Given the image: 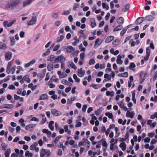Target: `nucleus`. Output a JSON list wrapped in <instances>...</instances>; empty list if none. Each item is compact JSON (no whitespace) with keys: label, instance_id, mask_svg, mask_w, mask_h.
<instances>
[{"label":"nucleus","instance_id":"8","mask_svg":"<svg viewBox=\"0 0 157 157\" xmlns=\"http://www.w3.org/2000/svg\"><path fill=\"white\" fill-rule=\"evenodd\" d=\"M63 59V56L62 55L58 56L53 61V63H55L56 62H59Z\"/></svg>","mask_w":157,"mask_h":157},{"label":"nucleus","instance_id":"55","mask_svg":"<svg viewBox=\"0 0 157 157\" xmlns=\"http://www.w3.org/2000/svg\"><path fill=\"white\" fill-rule=\"evenodd\" d=\"M157 78V71H156L154 73L153 77V81H155Z\"/></svg>","mask_w":157,"mask_h":157},{"label":"nucleus","instance_id":"18","mask_svg":"<svg viewBox=\"0 0 157 157\" xmlns=\"http://www.w3.org/2000/svg\"><path fill=\"white\" fill-rule=\"evenodd\" d=\"M35 126V125L33 124H29L25 127V129L26 130L29 131L31 130L30 128H33Z\"/></svg>","mask_w":157,"mask_h":157},{"label":"nucleus","instance_id":"58","mask_svg":"<svg viewBox=\"0 0 157 157\" xmlns=\"http://www.w3.org/2000/svg\"><path fill=\"white\" fill-rule=\"evenodd\" d=\"M58 14L57 13H53L52 15V17L55 19L56 18L58 17Z\"/></svg>","mask_w":157,"mask_h":157},{"label":"nucleus","instance_id":"49","mask_svg":"<svg viewBox=\"0 0 157 157\" xmlns=\"http://www.w3.org/2000/svg\"><path fill=\"white\" fill-rule=\"evenodd\" d=\"M95 61L94 59H91L89 62V64L90 65H91L94 64Z\"/></svg>","mask_w":157,"mask_h":157},{"label":"nucleus","instance_id":"34","mask_svg":"<svg viewBox=\"0 0 157 157\" xmlns=\"http://www.w3.org/2000/svg\"><path fill=\"white\" fill-rule=\"evenodd\" d=\"M105 114V116L108 117L109 118L112 119L113 118V116L111 113L109 112L106 113Z\"/></svg>","mask_w":157,"mask_h":157},{"label":"nucleus","instance_id":"29","mask_svg":"<svg viewBox=\"0 0 157 157\" xmlns=\"http://www.w3.org/2000/svg\"><path fill=\"white\" fill-rule=\"evenodd\" d=\"M53 65L52 63H49L47 66L48 70L49 71H51L53 68Z\"/></svg>","mask_w":157,"mask_h":157},{"label":"nucleus","instance_id":"53","mask_svg":"<svg viewBox=\"0 0 157 157\" xmlns=\"http://www.w3.org/2000/svg\"><path fill=\"white\" fill-rule=\"evenodd\" d=\"M157 142V140L153 139L151 140L150 142V144L151 145L154 144Z\"/></svg>","mask_w":157,"mask_h":157},{"label":"nucleus","instance_id":"7","mask_svg":"<svg viewBox=\"0 0 157 157\" xmlns=\"http://www.w3.org/2000/svg\"><path fill=\"white\" fill-rule=\"evenodd\" d=\"M144 17H138L135 21V24L138 25L142 23L143 21H144Z\"/></svg>","mask_w":157,"mask_h":157},{"label":"nucleus","instance_id":"51","mask_svg":"<svg viewBox=\"0 0 157 157\" xmlns=\"http://www.w3.org/2000/svg\"><path fill=\"white\" fill-rule=\"evenodd\" d=\"M85 71H82L81 72H78V75L79 77H82L84 75Z\"/></svg>","mask_w":157,"mask_h":157},{"label":"nucleus","instance_id":"48","mask_svg":"<svg viewBox=\"0 0 157 157\" xmlns=\"http://www.w3.org/2000/svg\"><path fill=\"white\" fill-rule=\"evenodd\" d=\"M102 7L104 9H105V8H106V10H108L109 9V6L108 5H107V6H106V4L105 3H102Z\"/></svg>","mask_w":157,"mask_h":157},{"label":"nucleus","instance_id":"19","mask_svg":"<svg viewBox=\"0 0 157 157\" xmlns=\"http://www.w3.org/2000/svg\"><path fill=\"white\" fill-rule=\"evenodd\" d=\"M123 28V26L121 25H119L117 26L113 30V32H116L121 30Z\"/></svg>","mask_w":157,"mask_h":157},{"label":"nucleus","instance_id":"44","mask_svg":"<svg viewBox=\"0 0 157 157\" xmlns=\"http://www.w3.org/2000/svg\"><path fill=\"white\" fill-rule=\"evenodd\" d=\"M151 52V49L150 48V47H148L146 49V55H150Z\"/></svg>","mask_w":157,"mask_h":157},{"label":"nucleus","instance_id":"63","mask_svg":"<svg viewBox=\"0 0 157 157\" xmlns=\"http://www.w3.org/2000/svg\"><path fill=\"white\" fill-rule=\"evenodd\" d=\"M86 108L87 105H83L82 108V111L83 112H85L86 111Z\"/></svg>","mask_w":157,"mask_h":157},{"label":"nucleus","instance_id":"33","mask_svg":"<svg viewBox=\"0 0 157 157\" xmlns=\"http://www.w3.org/2000/svg\"><path fill=\"white\" fill-rule=\"evenodd\" d=\"M25 155L26 157H32L33 154L32 153H30L29 151H27L25 153Z\"/></svg>","mask_w":157,"mask_h":157},{"label":"nucleus","instance_id":"5","mask_svg":"<svg viewBox=\"0 0 157 157\" xmlns=\"http://www.w3.org/2000/svg\"><path fill=\"white\" fill-rule=\"evenodd\" d=\"M12 54L10 52H7L5 55V59L6 61L10 60L12 57Z\"/></svg>","mask_w":157,"mask_h":157},{"label":"nucleus","instance_id":"32","mask_svg":"<svg viewBox=\"0 0 157 157\" xmlns=\"http://www.w3.org/2000/svg\"><path fill=\"white\" fill-rule=\"evenodd\" d=\"M11 44L10 45L11 46H13L15 44V41L14 38L13 37H10Z\"/></svg>","mask_w":157,"mask_h":157},{"label":"nucleus","instance_id":"6","mask_svg":"<svg viewBox=\"0 0 157 157\" xmlns=\"http://www.w3.org/2000/svg\"><path fill=\"white\" fill-rule=\"evenodd\" d=\"M101 143L103 147L107 148V145L105 139H102L98 142V144H101Z\"/></svg>","mask_w":157,"mask_h":157},{"label":"nucleus","instance_id":"22","mask_svg":"<svg viewBox=\"0 0 157 157\" xmlns=\"http://www.w3.org/2000/svg\"><path fill=\"white\" fill-rule=\"evenodd\" d=\"M74 40H75V41L72 43V44L73 45L75 46L77 45V44L79 42V39H77V37L75 36L74 37Z\"/></svg>","mask_w":157,"mask_h":157},{"label":"nucleus","instance_id":"36","mask_svg":"<svg viewBox=\"0 0 157 157\" xmlns=\"http://www.w3.org/2000/svg\"><path fill=\"white\" fill-rule=\"evenodd\" d=\"M73 77L74 79L75 80V81L78 83L80 82V79L79 78H78L76 75L75 74H74L73 75Z\"/></svg>","mask_w":157,"mask_h":157},{"label":"nucleus","instance_id":"25","mask_svg":"<svg viewBox=\"0 0 157 157\" xmlns=\"http://www.w3.org/2000/svg\"><path fill=\"white\" fill-rule=\"evenodd\" d=\"M64 35H62L60 36L59 37L57 38V40L56 42L58 43L64 39Z\"/></svg>","mask_w":157,"mask_h":157},{"label":"nucleus","instance_id":"59","mask_svg":"<svg viewBox=\"0 0 157 157\" xmlns=\"http://www.w3.org/2000/svg\"><path fill=\"white\" fill-rule=\"evenodd\" d=\"M10 76L8 75L6 76L3 80V81L4 82H6L8 80H9L10 79Z\"/></svg>","mask_w":157,"mask_h":157},{"label":"nucleus","instance_id":"30","mask_svg":"<svg viewBox=\"0 0 157 157\" xmlns=\"http://www.w3.org/2000/svg\"><path fill=\"white\" fill-rule=\"evenodd\" d=\"M136 67V65L133 63H131L130 64L129 68L130 69L134 71L135 70L134 69H133V68H134Z\"/></svg>","mask_w":157,"mask_h":157},{"label":"nucleus","instance_id":"12","mask_svg":"<svg viewBox=\"0 0 157 157\" xmlns=\"http://www.w3.org/2000/svg\"><path fill=\"white\" fill-rule=\"evenodd\" d=\"M124 21V18L122 17H120L118 18L117 20V22L119 25H122Z\"/></svg>","mask_w":157,"mask_h":157},{"label":"nucleus","instance_id":"41","mask_svg":"<svg viewBox=\"0 0 157 157\" xmlns=\"http://www.w3.org/2000/svg\"><path fill=\"white\" fill-rule=\"evenodd\" d=\"M90 86L92 87L94 89H97L99 87V85H96L94 83L91 84L90 85Z\"/></svg>","mask_w":157,"mask_h":157},{"label":"nucleus","instance_id":"45","mask_svg":"<svg viewBox=\"0 0 157 157\" xmlns=\"http://www.w3.org/2000/svg\"><path fill=\"white\" fill-rule=\"evenodd\" d=\"M104 78H107L108 80H109L111 79L110 76H109V75L108 74H105L104 75Z\"/></svg>","mask_w":157,"mask_h":157},{"label":"nucleus","instance_id":"62","mask_svg":"<svg viewBox=\"0 0 157 157\" xmlns=\"http://www.w3.org/2000/svg\"><path fill=\"white\" fill-rule=\"evenodd\" d=\"M13 63V60H12L10 62H9L8 63L7 67H10Z\"/></svg>","mask_w":157,"mask_h":157},{"label":"nucleus","instance_id":"24","mask_svg":"<svg viewBox=\"0 0 157 157\" xmlns=\"http://www.w3.org/2000/svg\"><path fill=\"white\" fill-rule=\"evenodd\" d=\"M7 48L6 45L5 43L0 42V48L2 49H5Z\"/></svg>","mask_w":157,"mask_h":157},{"label":"nucleus","instance_id":"15","mask_svg":"<svg viewBox=\"0 0 157 157\" xmlns=\"http://www.w3.org/2000/svg\"><path fill=\"white\" fill-rule=\"evenodd\" d=\"M5 152L4 154L5 157H9L10 155L11 152V150L10 148H9L5 151Z\"/></svg>","mask_w":157,"mask_h":157},{"label":"nucleus","instance_id":"37","mask_svg":"<svg viewBox=\"0 0 157 157\" xmlns=\"http://www.w3.org/2000/svg\"><path fill=\"white\" fill-rule=\"evenodd\" d=\"M58 80V78H56V76L55 75H53L52 76V78L50 79V81L51 82H52L53 81H55V82H56Z\"/></svg>","mask_w":157,"mask_h":157},{"label":"nucleus","instance_id":"47","mask_svg":"<svg viewBox=\"0 0 157 157\" xmlns=\"http://www.w3.org/2000/svg\"><path fill=\"white\" fill-rule=\"evenodd\" d=\"M16 21V19H14L12 21L10 22L7 24V26L8 27H10Z\"/></svg>","mask_w":157,"mask_h":157},{"label":"nucleus","instance_id":"23","mask_svg":"<svg viewBox=\"0 0 157 157\" xmlns=\"http://www.w3.org/2000/svg\"><path fill=\"white\" fill-rule=\"evenodd\" d=\"M23 78L25 81L27 82L28 83H29L30 82V79L29 75L24 76L23 77Z\"/></svg>","mask_w":157,"mask_h":157},{"label":"nucleus","instance_id":"20","mask_svg":"<svg viewBox=\"0 0 157 157\" xmlns=\"http://www.w3.org/2000/svg\"><path fill=\"white\" fill-rule=\"evenodd\" d=\"M130 5L129 4H126L122 9V11L123 12L127 11L129 9Z\"/></svg>","mask_w":157,"mask_h":157},{"label":"nucleus","instance_id":"61","mask_svg":"<svg viewBox=\"0 0 157 157\" xmlns=\"http://www.w3.org/2000/svg\"><path fill=\"white\" fill-rule=\"evenodd\" d=\"M128 73L127 72H124L122 73V77L126 78L128 76Z\"/></svg>","mask_w":157,"mask_h":157},{"label":"nucleus","instance_id":"43","mask_svg":"<svg viewBox=\"0 0 157 157\" xmlns=\"http://www.w3.org/2000/svg\"><path fill=\"white\" fill-rule=\"evenodd\" d=\"M61 137V136H59L56 137L55 140L53 141L54 143L55 144L58 142V140Z\"/></svg>","mask_w":157,"mask_h":157},{"label":"nucleus","instance_id":"10","mask_svg":"<svg viewBox=\"0 0 157 157\" xmlns=\"http://www.w3.org/2000/svg\"><path fill=\"white\" fill-rule=\"evenodd\" d=\"M131 25H129L127 26L124 27L123 30L121 31L120 33V35L121 36H123L124 35V34L125 33L127 29L129 27V26Z\"/></svg>","mask_w":157,"mask_h":157},{"label":"nucleus","instance_id":"42","mask_svg":"<svg viewBox=\"0 0 157 157\" xmlns=\"http://www.w3.org/2000/svg\"><path fill=\"white\" fill-rule=\"evenodd\" d=\"M135 94L134 92L132 94V100L134 103H136V100L135 99Z\"/></svg>","mask_w":157,"mask_h":157},{"label":"nucleus","instance_id":"38","mask_svg":"<svg viewBox=\"0 0 157 157\" xmlns=\"http://www.w3.org/2000/svg\"><path fill=\"white\" fill-rule=\"evenodd\" d=\"M1 146L2 150L4 151L6 150V147H7V145H5L4 143H2Z\"/></svg>","mask_w":157,"mask_h":157},{"label":"nucleus","instance_id":"9","mask_svg":"<svg viewBox=\"0 0 157 157\" xmlns=\"http://www.w3.org/2000/svg\"><path fill=\"white\" fill-rule=\"evenodd\" d=\"M114 37L113 36H110L107 37L106 39L105 42V43H108L112 41L114 39Z\"/></svg>","mask_w":157,"mask_h":157},{"label":"nucleus","instance_id":"40","mask_svg":"<svg viewBox=\"0 0 157 157\" xmlns=\"http://www.w3.org/2000/svg\"><path fill=\"white\" fill-rule=\"evenodd\" d=\"M62 83L63 84L69 85L68 84H70V85H71V84L67 80L65 79L62 80Z\"/></svg>","mask_w":157,"mask_h":157},{"label":"nucleus","instance_id":"35","mask_svg":"<svg viewBox=\"0 0 157 157\" xmlns=\"http://www.w3.org/2000/svg\"><path fill=\"white\" fill-rule=\"evenodd\" d=\"M71 12V10L70 9L64 11L62 13V15H69Z\"/></svg>","mask_w":157,"mask_h":157},{"label":"nucleus","instance_id":"26","mask_svg":"<svg viewBox=\"0 0 157 157\" xmlns=\"http://www.w3.org/2000/svg\"><path fill=\"white\" fill-rule=\"evenodd\" d=\"M74 50L73 47L71 46H68L67 48H66V51L67 52H70Z\"/></svg>","mask_w":157,"mask_h":157},{"label":"nucleus","instance_id":"21","mask_svg":"<svg viewBox=\"0 0 157 157\" xmlns=\"http://www.w3.org/2000/svg\"><path fill=\"white\" fill-rule=\"evenodd\" d=\"M91 25L92 28L96 26V24L95 22V20L94 18L90 19Z\"/></svg>","mask_w":157,"mask_h":157},{"label":"nucleus","instance_id":"60","mask_svg":"<svg viewBox=\"0 0 157 157\" xmlns=\"http://www.w3.org/2000/svg\"><path fill=\"white\" fill-rule=\"evenodd\" d=\"M8 88L10 90H15V87L13 85H11L9 86Z\"/></svg>","mask_w":157,"mask_h":157},{"label":"nucleus","instance_id":"46","mask_svg":"<svg viewBox=\"0 0 157 157\" xmlns=\"http://www.w3.org/2000/svg\"><path fill=\"white\" fill-rule=\"evenodd\" d=\"M50 53V50H49V49H48L47 51L44 53L43 55H42V56L43 57H44L45 56H47V55H49V54Z\"/></svg>","mask_w":157,"mask_h":157},{"label":"nucleus","instance_id":"14","mask_svg":"<svg viewBox=\"0 0 157 157\" xmlns=\"http://www.w3.org/2000/svg\"><path fill=\"white\" fill-rule=\"evenodd\" d=\"M121 57L120 55H118L117 56V64H121L123 61L121 60Z\"/></svg>","mask_w":157,"mask_h":157},{"label":"nucleus","instance_id":"17","mask_svg":"<svg viewBox=\"0 0 157 157\" xmlns=\"http://www.w3.org/2000/svg\"><path fill=\"white\" fill-rule=\"evenodd\" d=\"M48 95L47 94H41L39 98V100H44L48 98Z\"/></svg>","mask_w":157,"mask_h":157},{"label":"nucleus","instance_id":"1","mask_svg":"<svg viewBox=\"0 0 157 157\" xmlns=\"http://www.w3.org/2000/svg\"><path fill=\"white\" fill-rule=\"evenodd\" d=\"M21 2V0L12 1H11V3L8 2L6 4V9L7 10L11 8V9H12L19 5Z\"/></svg>","mask_w":157,"mask_h":157},{"label":"nucleus","instance_id":"11","mask_svg":"<svg viewBox=\"0 0 157 157\" xmlns=\"http://www.w3.org/2000/svg\"><path fill=\"white\" fill-rule=\"evenodd\" d=\"M33 1V0H26L23 2V7H25L30 5Z\"/></svg>","mask_w":157,"mask_h":157},{"label":"nucleus","instance_id":"27","mask_svg":"<svg viewBox=\"0 0 157 157\" xmlns=\"http://www.w3.org/2000/svg\"><path fill=\"white\" fill-rule=\"evenodd\" d=\"M152 16L151 15H148L146 16L145 17H144V21H150L152 20Z\"/></svg>","mask_w":157,"mask_h":157},{"label":"nucleus","instance_id":"16","mask_svg":"<svg viewBox=\"0 0 157 157\" xmlns=\"http://www.w3.org/2000/svg\"><path fill=\"white\" fill-rule=\"evenodd\" d=\"M119 147L121 148L123 151H124L126 149V145L125 143L122 142L120 144Z\"/></svg>","mask_w":157,"mask_h":157},{"label":"nucleus","instance_id":"52","mask_svg":"<svg viewBox=\"0 0 157 157\" xmlns=\"http://www.w3.org/2000/svg\"><path fill=\"white\" fill-rule=\"evenodd\" d=\"M85 54L84 53H81L80 55V59L82 60L84 59Z\"/></svg>","mask_w":157,"mask_h":157},{"label":"nucleus","instance_id":"39","mask_svg":"<svg viewBox=\"0 0 157 157\" xmlns=\"http://www.w3.org/2000/svg\"><path fill=\"white\" fill-rule=\"evenodd\" d=\"M69 64L72 68L74 69L75 70L76 69L77 67L72 62H70Z\"/></svg>","mask_w":157,"mask_h":157},{"label":"nucleus","instance_id":"31","mask_svg":"<svg viewBox=\"0 0 157 157\" xmlns=\"http://www.w3.org/2000/svg\"><path fill=\"white\" fill-rule=\"evenodd\" d=\"M55 56L53 55H50L47 59V61L52 62L54 60Z\"/></svg>","mask_w":157,"mask_h":157},{"label":"nucleus","instance_id":"56","mask_svg":"<svg viewBox=\"0 0 157 157\" xmlns=\"http://www.w3.org/2000/svg\"><path fill=\"white\" fill-rule=\"evenodd\" d=\"M16 68V66L15 65L13 66V67H12V71H11L12 74H13L14 73L15 71Z\"/></svg>","mask_w":157,"mask_h":157},{"label":"nucleus","instance_id":"3","mask_svg":"<svg viewBox=\"0 0 157 157\" xmlns=\"http://www.w3.org/2000/svg\"><path fill=\"white\" fill-rule=\"evenodd\" d=\"M37 21V17L36 16H33L31 20L27 22L28 25H35Z\"/></svg>","mask_w":157,"mask_h":157},{"label":"nucleus","instance_id":"50","mask_svg":"<svg viewBox=\"0 0 157 157\" xmlns=\"http://www.w3.org/2000/svg\"><path fill=\"white\" fill-rule=\"evenodd\" d=\"M83 142L86 143L87 144L90 145V142L87 139L83 138L82 139Z\"/></svg>","mask_w":157,"mask_h":157},{"label":"nucleus","instance_id":"64","mask_svg":"<svg viewBox=\"0 0 157 157\" xmlns=\"http://www.w3.org/2000/svg\"><path fill=\"white\" fill-rule=\"evenodd\" d=\"M79 4L78 3H75L73 7L74 10H75L78 7Z\"/></svg>","mask_w":157,"mask_h":157},{"label":"nucleus","instance_id":"57","mask_svg":"<svg viewBox=\"0 0 157 157\" xmlns=\"http://www.w3.org/2000/svg\"><path fill=\"white\" fill-rule=\"evenodd\" d=\"M119 43L118 40L117 39H115L112 42V44L113 45L117 44Z\"/></svg>","mask_w":157,"mask_h":157},{"label":"nucleus","instance_id":"54","mask_svg":"<svg viewBox=\"0 0 157 157\" xmlns=\"http://www.w3.org/2000/svg\"><path fill=\"white\" fill-rule=\"evenodd\" d=\"M67 76V75L65 73H63L60 76H59V78H63Z\"/></svg>","mask_w":157,"mask_h":157},{"label":"nucleus","instance_id":"28","mask_svg":"<svg viewBox=\"0 0 157 157\" xmlns=\"http://www.w3.org/2000/svg\"><path fill=\"white\" fill-rule=\"evenodd\" d=\"M35 62V59H33L32 61H31L29 63L26 64L25 65V67H27L30 66L31 65H32L33 64H34Z\"/></svg>","mask_w":157,"mask_h":157},{"label":"nucleus","instance_id":"2","mask_svg":"<svg viewBox=\"0 0 157 157\" xmlns=\"http://www.w3.org/2000/svg\"><path fill=\"white\" fill-rule=\"evenodd\" d=\"M51 153L49 151L44 149H42L40 150V157H44L46 156V157H48L51 155Z\"/></svg>","mask_w":157,"mask_h":157},{"label":"nucleus","instance_id":"13","mask_svg":"<svg viewBox=\"0 0 157 157\" xmlns=\"http://www.w3.org/2000/svg\"><path fill=\"white\" fill-rule=\"evenodd\" d=\"M13 107V105L12 104H4L3 105V107H1V106L0 107V108L2 109V108H5L10 109L12 108Z\"/></svg>","mask_w":157,"mask_h":157},{"label":"nucleus","instance_id":"4","mask_svg":"<svg viewBox=\"0 0 157 157\" xmlns=\"http://www.w3.org/2000/svg\"><path fill=\"white\" fill-rule=\"evenodd\" d=\"M51 111L52 114L55 116H58L62 114V113L60 111L54 109H51Z\"/></svg>","mask_w":157,"mask_h":157}]
</instances>
